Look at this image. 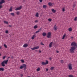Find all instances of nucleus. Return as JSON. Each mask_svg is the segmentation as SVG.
Masks as SVG:
<instances>
[{
	"label": "nucleus",
	"mask_w": 77,
	"mask_h": 77,
	"mask_svg": "<svg viewBox=\"0 0 77 77\" xmlns=\"http://www.w3.org/2000/svg\"><path fill=\"white\" fill-rule=\"evenodd\" d=\"M4 22L5 23H6V24H8V22L6 21H4Z\"/></svg>",
	"instance_id": "31"
},
{
	"label": "nucleus",
	"mask_w": 77,
	"mask_h": 77,
	"mask_svg": "<svg viewBox=\"0 0 77 77\" xmlns=\"http://www.w3.org/2000/svg\"><path fill=\"white\" fill-rule=\"evenodd\" d=\"M71 46H72L71 47V49H69V51L70 53H74V50L76 49L75 46L77 47V43L75 42H72L71 45Z\"/></svg>",
	"instance_id": "1"
},
{
	"label": "nucleus",
	"mask_w": 77,
	"mask_h": 77,
	"mask_svg": "<svg viewBox=\"0 0 77 77\" xmlns=\"http://www.w3.org/2000/svg\"><path fill=\"white\" fill-rule=\"evenodd\" d=\"M34 29H36L37 28H38V26H37V25H35V26L34 27Z\"/></svg>",
	"instance_id": "28"
},
{
	"label": "nucleus",
	"mask_w": 77,
	"mask_h": 77,
	"mask_svg": "<svg viewBox=\"0 0 77 77\" xmlns=\"http://www.w3.org/2000/svg\"><path fill=\"white\" fill-rule=\"evenodd\" d=\"M47 7V5H44L43 6V8H45Z\"/></svg>",
	"instance_id": "30"
},
{
	"label": "nucleus",
	"mask_w": 77,
	"mask_h": 77,
	"mask_svg": "<svg viewBox=\"0 0 77 77\" xmlns=\"http://www.w3.org/2000/svg\"><path fill=\"white\" fill-rule=\"evenodd\" d=\"M66 36V34H64L63 37V38H62V39H65V36Z\"/></svg>",
	"instance_id": "20"
},
{
	"label": "nucleus",
	"mask_w": 77,
	"mask_h": 77,
	"mask_svg": "<svg viewBox=\"0 0 77 77\" xmlns=\"http://www.w3.org/2000/svg\"><path fill=\"white\" fill-rule=\"evenodd\" d=\"M21 77H23V74H21L20 75Z\"/></svg>",
	"instance_id": "47"
},
{
	"label": "nucleus",
	"mask_w": 77,
	"mask_h": 77,
	"mask_svg": "<svg viewBox=\"0 0 77 77\" xmlns=\"http://www.w3.org/2000/svg\"><path fill=\"white\" fill-rule=\"evenodd\" d=\"M57 53H59V51H57Z\"/></svg>",
	"instance_id": "54"
},
{
	"label": "nucleus",
	"mask_w": 77,
	"mask_h": 77,
	"mask_svg": "<svg viewBox=\"0 0 77 77\" xmlns=\"http://www.w3.org/2000/svg\"><path fill=\"white\" fill-rule=\"evenodd\" d=\"M41 30H42V28H41L38 29V31H40V32L41 31Z\"/></svg>",
	"instance_id": "41"
},
{
	"label": "nucleus",
	"mask_w": 77,
	"mask_h": 77,
	"mask_svg": "<svg viewBox=\"0 0 77 77\" xmlns=\"http://www.w3.org/2000/svg\"><path fill=\"white\" fill-rule=\"evenodd\" d=\"M48 64V60H46L45 63V64L46 65H47V64Z\"/></svg>",
	"instance_id": "22"
},
{
	"label": "nucleus",
	"mask_w": 77,
	"mask_h": 77,
	"mask_svg": "<svg viewBox=\"0 0 77 77\" xmlns=\"http://www.w3.org/2000/svg\"><path fill=\"white\" fill-rule=\"evenodd\" d=\"M68 67H69V69L71 70L72 69V64L69 63L68 65Z\"/></svg>",
	"instance_id": "4"
},
{
	"label": "nucleus",
	"mask_w": 77,
	"mask_h": 77,
	"mask_svg": "<svg viewBox=\"0 0 77 77\" xmlns=\"http://www.w3.org/2000/svg\"><path fill=\"white\" fill-rule=\"evenodd\" d=\"M9 11L10 12H12V7H11L10 9L9 10Z\"/></svg>",
	"instance_id": "18"
},
{
	"label": "nucleus",
	"mask_w": 77,
	"mask_h": 77,
	"mask_svg": "<svg viewBox=\"0 0 77 77\" xmlns=\"http://www.w3.org/2000/svg\"><path fill=\"white\" fill-rule=\"evenodd\" d=\"M37 51V50H36V51Z\"/></svg>",
	"instance_id": "57"
},
{
	"label": "nucleus",
	"mask_w": 77,
	"mask_h": 77,
	"mask_svg": "<svg viewBox=\"0 0 77 77\" xmlns=\"http://www.w3.org/2000/svg\"><path fill=\"white\" fill-rule=\"evenodd\" d=\"M9 27H12V25H9Z\"/></svg>",
	"instance_id": "51"
},
{
	"label": "nucleus",
	"mask_w": 77,
	"mask_h": 77,
	"mask_svg": "<svg viewBox=\"0 0 77 77\" xmlns=\"http://www.w3.org/2000/svg\"><path fill=\"white\" fill-rule=\"evenodd\" d=\"M35 17H39V13H36L35 15Z\"/></svg>",
	"instance_id": "16"
},
{
	"label": "nucleus",
	"mask_w": 77,
	"mask_h": 77,
	"mask_svg": "<svg viewBox=\"0 0 77 77\" xmlns=\"http://www.w3.org/2000/svg\"><path fill=\"white\" fill-rule=\"evenodd\" d=\"M52 58H51V57H49V59L50 60H51V59H52Z\"/></svg>",
	"instance_id": "49"
},
{
	"label": "nucleus",
	"mask_w": 77,
	"mask_h": 77,
	"mask_svg": "<svg viewBox=\"0 0 77 77\" xmlns=\"http://www.w3.org/2000/svg\"><path fill=\"white\" fill-rule=\"evenodd\" d=\"M63 12H64L65 11V8H63L62 9Z\"/></svg>",
	"instance_id": "42"
},
{
	"label": "nucleus",
	"mask_w": 77,
	"mask_h": 77,
	"mask_svg": "<svg viewBox=\"0 0 77 77\" xmlns=\"http://www.w3.org/2000/svg\"><path fill=\"white\" fill-rule=\"evenodd\" d=\"M10 14L13 16V17H14V15H15V14L14 13H11Z\"/></svg>",
	"instance_id": "23"
},
{
	"label": "nucleus",
	"mask_w": 77,
	"mask_h": 77,
	"mask_svg": "<svg viewBox=\"0 0 77 77\" xmlns=\"http://www.w3.org/2000/svg\"><path fill=\"white\" fill-rule=\"evenodd\" d=\"M20 11H17L16 13V14L18 15H20Z\"/></svg>",
	"instance_id": "19"
},
{
	"label": "nucleus",
	"mask_w": 77,
	"mask_h": 77,
	"mask_svg": "<svg viewBox=\"0 0 77 77\" xmlns=\"http://www.w3.org/2000/svg\"><path fill=\"white\" fill-rule=\"evenodd\" d=\"M61 63H63V60H61L60 61Z\"/></svg>",
	"instance_id": "34"
},
{
	"label": "nucleus",
	"mask_w": 77,
	"mask_h": 77,
	"mask_svg": "<svg viewBox=\"0 0 77 77\" xmlns=\"http://www.w3.org/2000/svg\"><path fill=\"white\" fill-rule=\"evenodd\" d=\"M52 11L53 13H56V11L54 10V9H52Z\"/></svg>",
	"instance_id": "13"
},
{
	"label": "nucleus",
	"mask_w": 77,
	"mask_h": 77,
	"mask_svg": "<svg viewBox=\"0 0 77 77\" xmlns=\"http://www.w3.org/2000/svg\"><path fill=\"white\" fill-rule=\"evenodd\" d=\"M40 68L39 67H38L37 69V71H40Z\"/></svg>",
	"instance_id": "24"
},
{
	"label": "nucleus",
	"mask_w": 77,
	"mask_h": 77,
	"mask_svg": "<svg viewBox=\"0 0 77 77\" xmlns=\"http://www.w3.org/2000/svg\"><path fill=\"white\" fill-rule=\"evenodd\" d=\"M54 69V66L51 67L50 68V69L51 71H53Z\"/></svg>",
	"instance_id": "14"
},
{
	"label": "nucleus",
	"mask_w": 77,
	"mask_h": 77,
	"mask_svg": "<svg viewBox=\"0 0 77 77\" xmlns=\"http://www.w3.org/2000/svg\"><path fill=\"white\" fill-rule=\"evenodd\" d=\"M4 47L5 48H8V46H7V45H6V44H4Z\"/></svg>",
	"instance_id": "26"
},
{
	"label": "nucleus",
	"mask_w": 77,
	"mask_h": 77,
	"mask_svg": "<svg viewBox=\"0 0 77 77\" xmlns=\"http://www.w3.org/2000/svg\"><path fill=\"white\" fill-rule=\"evenodd\" d=\"M2 48V47L1 46H0V49H1Z\"/></svg>",
	"instance_id": "55"
},
{
	"label": "nucleus",
	"mask_w": 77,
	"mask_h": 77,
	"mask_svg": "<svg viewBox=\"0 0 77 77\" xmlns=\"http://www.w3.org/2000/svg\"><path fill=\"white\" fill-rule=\"evenodd\" d=\"M1 2L2 3H3L5 2V0H2Z\"/></svg>",
	"instance_id": "29"
},
{
	"label": "nucleus",
	"mask_w": 77,
	"mask_h": 77,
	"mask_svg": "<svg viewBox=\"0 0 77 77\" xmlns=\"http://www.w3.org/2000/svg\"><path fill=\"white\" fill-rule=\"evenodd\" d=\"M51 19H48V20L49 21H50V22L51 21Z\"/></svg>",
	"instance_id": "35"
},
{
	"label": "nucleus",
	"mask_w": 77,
	"mask_h": 77,
	"mask_svg": "<svg viewBox=\"0 0 77 77\" xmlns=\"http://www.w3.org/2000/svg\"><path fill=\"white\" fill-rule=\"evenodd\" d=\"M11 59H13V58H14V57L13 56L11 57Z\"/></svg>",
	"instance_id": "52"
},
{
	"label": "nucleus",
	"mask_w": 77,
	"mask_h": 77,
	"mask_svg": "<svg viewBox=\"0 0 77 77\" xmlns=\"http://www.w3.org/2000/svg\"><path fill=\"white\" fill-rule=\"evenodd\" d=\"M3 3L2 2H0V5H2Z\"/></svg>",
	"instance_id": "44"
},
{
	"label": "nucleus",
	"mask_w": 77,
	"mask_h": 77,
	"mask_svg": "<svg viewBox=\"0 0 77 77\" xmlns=\"http://www.w3.org/2000/svg\"><path fill=\"white\" fill-rule=\"evenodd\" d=\"M69 32H71L72 31V28H70L69 29Z\"/></svg>",
	"instance_id": "25"
},
{
	"label": "nucleus",
	"mask_w": 77,
	"mask_h": 77,
	"mask_svg": "<svg viewBox=\"0 0 77 77\" xmlns=\"http://www.w3.org/2000/svg\"><path fill=\"white\" fill-rule=\"evenodd\" d=\"M21 62L22 63H24V60H21Z\"/></svg>",
	"instance_id": "33"
},
{
	"label": "nucleus",
	"mask_w": 77,
	"mask_h": 77,
	"mask_svg": "<svg viewBox=\"0 0 77 77\" xmlns=\"http://www.w3.org/2000/svg\"><path fill=\"white\" fill-rule=\"evenodd\" d=\"M26 66H27V65L25 64H23L22 66H20V69H23L24 68V70H26L27 69Z\"/></svg>",
	"instance_id": "3"
},
{
	"label": "nucleus",
	"mask_w": 77,
	"mask_h": 77,
	"mask_svg": "<svg viewBox=\"0 0 77 77\" xmlns=\"http://www.w3.org/2000/svg\"><path fill=\"white\" fill-rule=\"evenodd\" d=\"M22 9V6H20L19 7L16 8L15 9V11H18V10H20Z\"/></svg>",
	"instance_id": "7"
},
{
	"label": "nucleus",
	"mask_w": 77,
	"mask_h": 77,
	"mask_svg": "<svg viewBox=\"0 0 77 77\" xmlns=\"http://www.w3.org/2000/svg\"><path fill=\"white\" fill-rule=\"evenodd\" d=\"M39 32H40V31L38 30L35 32V33H39Z\"/></svg>",
	"instance_id": "36"
},
{
	"label": "nucleus",
	"mask_w": 77,
	"mask_h": 77,
	"mask_svg": "<svg viewBox=\"0 0 77 77\" xmlns=\"http://www.w3.org/2000/svg\"><path fill=\"white\" fill-rule=\"evenodd\" d=\"M47 35V34L45 32H43L42 33V35L43 36H46Z\"/></svg>",
	"instance_id": "11"
},
{
	"label": "nucleus",
	"mask_w": 77,
	"mask_h": 77,
	"mask_svg": "<svg viewBox=\"0 0 77 77\" xmlns=\"http://www.w3.org/2000/svg\"><path fill=\"white\" fill-rule=\"evenodd\" d=\"M4 71V68H0V71Z\"/></svg>",
	"instance_id": "15"
},
{
	"label": "nucleus",
	"mask_w": 77,
	"mask_h": 77,
	"mask_svg": "<svg viewBox=\"0 0 77 77\" xmlns=\"http://www.w3.org/2000/svg\"><path fill=\"white\" fill-rule=\"evenodd\" d=\"M42 65H46L45 63L44 62H42Z\"/></svg>",
	"instance_id": "21"
},
{
	"label": "nucleus",
	"mask_w": 77,
	"mask_h": 77,
	"mask_svg": "<svg viewBox=\"0 0 77 77\" xmlns=\"http://www.w3.org/2000/svg\"><path fill=\"white\" fill-rule=\"evenodd\" d=\"M55 26H56V25H55Z\"/></svg>",
	"instance_id": "59"
},
{
	"label": "nucleus",
	"mask_w": 77,
	"mask_h": 77,
	"mask_svg": "<svg viewBox=\"0 0 77 77\" xmlns=\"http://www.w3.org/2000/svg\"><path fill=\"white\" fill-rule=\"evenodd\" d=\"M6 58V56H4L3 57V59L4 60Z\"/></svg>",
	"instance_id": "38"
},
{
	"label": "nucleus",
	"mask_w": 77,
	"mask_h": 77,
	"mask_svg": "<svg viewBox=\"0 0 77 77\" xmlns=\"http://www.w3.org/2000/svg\"><path fill=\"white\" fill-rule=\"evenodd\" d=\"M39 48V46H36L35 47L33 48H31V49L32 50H36V49H38Z\"/></svg>",
	"instance_id": "6"
},
{
	"label": "nucleus",
	"mask_w": 77,
	"mask_h": 77,
	"mask_svg": "<svg viewBox=\"0 0 77 77\" xmlns=\"http://www.w3.org/2000/svg\"><path fill=\"white\" fill-rule=\"evenodd\" d=\"M46 71H48V69H46Z\"/></svg>",
	"instance_id": "46"
},
{
	"label": "nucleus",
	"mask_w": 77,
	"mask_h": 77,
	"mask_svg": "<svg viewBox=\"0 0 77 77\" xmlns=\"http://www.w3.org/2000/svg\"><path fill=\"white\" fill-rule=\"evenodd\" d=\"M38 20H36L35 21V23H38Z\"/></svg>",
	"instance_id": "40"
},
{
	"label": "nucleus",
	"mask_w": 77,
	"mask_h": 77,
	"mask_svg": "<svg viewBox=\"0 0 77 77\" xmlns=\"http://www.w3.org/2000/svg\"><path fill=\"white\" fill-rule=\"evenodd\" d=\"M73 8H75V6H76V5H75V3H73Z\"/></svg>",
	"instance_id": "27"
},
{
	"label": "nucleus",
	"mask_w": 77,
	"mask_h": 77,
	"mask_svg": "<svg viewBox=\"0 0 77 77\" xmlns=\"http://www.w3.org/2000/svg\"><path fill=\"white\" fill-rule=\"evenodd\" d=\"M11 57H8V60H5L3 61L1 63V65L2 66H5V64L7 65L8 64V60H9V58H10Z\"/></svg>",
	"instance_id": "2"
},
{
	"label": "nucleus",
	"mask_w": 77,
	"mask_h": 77,
	"mask_svg": "<svg viewBox=\"0 0 77 77\" xmlns=\"http://www.w3.org/2000/svg\"><path fill=\"white\" fill-rule=\"evenodd\" d=\"M75 21H77V17H76L74 19Z\"/></svg>",
	"instance_id": "37"
},
{
	"label": "nucleus",
	"mask_w": 77,
	"mask_h": 77,
	"mask_svg": "<svg viewBox=\"0 0 77 77\" xmlns=\"http://www.w3.org/2000/svg\"><path fill=\"white\" fill-rule=\"evenodd\" d=\"M2 5H0V9H2Z\"/></svg>",
	"instance_id": "43"
},
{
	"label": "nucleus",
	"mask_w": 77,
	"mask_h": 77,
	"mask_svg": "<svg viewBox=\"0 0 77 77\" xmlns=\"http://www.w3.org/2000/svg\"><path fill=\"white\" fill-rule=\"evenodd\" d=\"M73 37H71V39H73Z\"/></svg>",
	"instance_id": "53"
},
{
	"label": "nucleus",
	"mask_w": 77,
	"mask_h": 77,
	"mask_svg": "<svg viewBox=\"0 0 77 77\" xmlns=\"http://www.w3.org/2000/svg\"><path fill=\"white\" fill-rule=\"evenodd\" d=\"M41 45H44V44L42 43H41Z\"/></svg>",
	"instance_id": "45"
},
{
	"label": "nucleus",
	"mask_w": 77,
	"mask_h": 77,
	"mask_svg": "<svg viewBox=\"0 0 77 77\" xmlns=\"http://www.w3.org/2000/svg\"><path fill=\"white\" fill-rule=\"evenodd\" d=\"M39 2H42V0H39Z\"/></svg>",
	"instance_id": "48"
},
{
	"label": "nucleus",
	"mask_w": 77,
	"mask_h": 77,
	"mask_svg": "<svg viewBox=\"0 0 77 77\" xmlns=\"http://www.w3.org/2000/svg\"><path fill=\"white\" fill-rule=\"evenodd\" d=\"M48 4L50 6H52V3H51V2H49Z\"/></svg>",
	"instance_id": "17"
},
{
	"label": "nucleus",
	"mask_w": 77,
	"mask_h": 77,
	"mask_svg": "<svg viewBox=\"0 0 77 77\" xmlns=\"http://www.w3.org/2000/svg\"><path fill=\"white\" fill-rule=\"evenodd\" d=\"M35 37H36V35H33L32 37V39H35Z\"/></svg>",
	"instance_id": "10"
},
{
	"label": "nucleus",
	"mask_w": 77,
	"mask_h": 77,
	"mask_svg": "<svg viewBox=\"0 0 77 77\" xmlns=\"http://www.w3.org/2000/svg\"><path fill=\"white\" fill-rule=\"evenodd\" d=\"M51 33L49 32L48 33V35L47 36V37H48V38H51Z\"/></svg>",
	"instance_id": "5"
},
{
	"label": "nucleus",
	"mask_w": 77,
	"mask_h": 77,
	"mask_svg": "<svg viewBox=\"0 0 77 77\" xmlns=\"http://www.w3.org/2000/svg\"><path fill=\"white\" fill-rule=\"evenodd\" d=\"M23 47L24 48H26V47H28V45L27 44H25L23 46Z\"/></svg>",
	"instance_id": "9"
},
{
	"label": "nucleus",
	"mask_w": 77,
	"mask_h": 77,
	"mask_svg": "<svg viewBox=\"0 0 77 77\" xmlns=\"http://www.w3.org/2000/svg\"><path fill=\"white\" fill-rule=\"evenodd\" d=\"M57 27L54 26V30H57Z\"/></svg>",
	"instance_id": "12"
},
{
	"label": "nucleus",
	"mask_w": 77,
	"mask_h": 77,
	"mask_svg": "<svg viewBox=\"0 0 77 77\" xmlns=\"http://www.w3.org/2000/svg\"><path fill=\"white\" fill-rule=\"evenodd\" d=\"M41 52H42L41 51V50H39V53H41Z\"/></svg>",
	"instance_id": "50"
},
{
	"label": "nucleus",
	"mask_w": 77,
	"mask_h": 77,
	"mask_svg": "<svg viewBox=\"0 0 77 77\" xmlns=\"http://www.w3.org/2000/svg\"><path fill=\"white\" fill-rule=\"evenodd\" d=\"M6 33H9V32H8V31L6 30L5 32Z\"/></svg>",
	"instance_id": "39"
},
{
	"label": "nucleus",
	"mask_w": 77,
	"mask_h": 77,
	"mask_svg": "<svg viewBox=\"0 0 77 77\" xmlns=\"http://www.w3.org/2000/svg\"><path fill=\"white\" fill-rule=\"evenodd\" d=\"M28 77H31L30 76H28Z\"/></svg>",
	"instance_id": "58"
},
{
	"label": "nucleus",
	"mask_w": 77,
	"mask_h": 77,
	"mask_svg": "<svg viewBox=\"0 0 77 77\" xmlns=\"http://www.w3.org/2000/svg\"><path fill=\"white\" fill-rule=\"evenodd\" d=\"M52 44H53V42H51L50 43L49 45L50 48H51V47H52Z\"/></svg>",
	"instance_id": "8"
},
{
	"label": "nucleus",
	"mask_w": 77,
	"mask_h": 77,
	"mask_svg": "<svg viewBox=\"0 0 77 77\" xmlns=\"http://www.w3.org/2000/svg\"><path fill=\"white\" fill-rule=\"evenodd\" d=\"M1 56V54L0 53V56Z\"/></svg>",
	"instance_id": "56"
},
{
	"label": "nucleus",
	"mask_w": 77,
	"mask_h": 77,
	"mask_svg": "<svg viewBox=\"0 0 77 77\" xmlns=\"http://www.w3.org/2000/svg\"><path fill=\"white\" fill-rule=\"evenodd\" d=\"M69 77H74V76L73 75H69Z\"/></svg>",
	"instance_id": "32"
}]
</instances>
